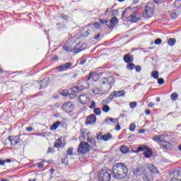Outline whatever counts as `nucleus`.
I'll return each mask as SVG.
<instances>
[{"label":"nucleus","instance_id":"obj_1","mask_svg":"<svg viewBox=\"0 0 181 181\" xmlns=\"http://www.w3.org/2000/svg\"><path fill=\"white\" fill-rule=\"evenodd\" d=\"M112 173L114 179L122 180L128 175V167L124 163H117L112 167Z\"/></svg>","mask_w":181,"mask_h":181},{"label":"nucleus","instance_id":"obj_2","mask_svg":"<svg viewBox=\"0 0 181 181\" xmlns=\"http://www.w3.org/2000/svg\"><path fill=\"white\" fill-rule=\"evenodd\" d=\"M86 47L87 44H81V42L78 43L73 49L69 47L68 45H64L63 46V49L65 50V52H73V53H75L76 54H77V53H80V52H83V50H84Z\"/></svg>","mask_w":181,"mask_h":181},{"label":"nucleus","instance_id":"obj_3","mask_svg":"<svg viewBox=\"0 0 181 181\" xmlns=\"http://www.w3.org/2000/svg\"><path fill=\"white\" fill-rule=\"evenodd\" d=\"M100 83L105 89L106 91H111V88H112V86L115 83V79L112 76H107L106 78H102L100 80Z\"/></svg>","mask_w":181,"mask_h":181},{"label":"nucleus","instance_id":"obj_4","mask_svg":"<svg viewBox=\"0 0 181 181\" xmlns=\"http://www.w3.org/2000/svg\"><path fill=\"white\" fill-rule=\"evenodd\" d=\"M111 173L109 169H103L98 173V181H111Z\"/></svg>","mask_w":181,"mask_h":181},{"label":"nucleus","instance_id":"obj_5","mask_svg":"<svg viewBox=\"0 0 181 181\" xmlns=\"http://www.w3.org/2000/svg\"><path fill=\"white\" fill-rule=\"evenodd\" d=\"M127 18L132 23H136L138 21L141 20V13L138 12V6L131 8V15Z\"/></svg>","mask_w":181,"mask_h":181},{"label":"nucleus","instance_id":"obj_6","mask_svg":"<svg viewBox=\"0 0 181 181\" xmlns=\"http://www.w3.org/2000/svg\"><path fill=\"white\" fill-rule=\"evenodd\" d=\"M139 152H144V156L145 158H152L153 153L152 152V148L148 147L147 146H139L136 151H135L136 153H138Z\"/></svg>","mask_w":181,"mask_h":181},{"label":"nucleus","instance_id":"obj_7","mask_svg":"<svg viewBox=\"0 0 181 181\" xmlns=\"http://www.w3.org/2000/svg\"><path fill=\"white\" fill-rule=\"evenodd\" d=\"M124 95H125V90H124L114 91L111 95H109V97L105 98L106 103L108 104V103H111L114 98L124 97Z\"/></svg>","mask_w":181,"mask_h":181},{"label":"nucleus","instance_id":"obj_8","mask_svg":"<svg viewBox=\"0 0 181 181\" xmlns=\"http://www.w3.org/2000/svg\"><path fill=\"white\" fill-rule=\"evenodd\" d=\"M78 153H82V155H86L88 152H90V146L88 143L81 141L78 147Z\"/></svg>","mask_w":181,"mask_h":181},{"label":"nucleus","instance_id":"obj_9","mask_svg":"<svg viewBox=\"0 0 181 181\" xmlns=\"http://www.w3.org/2000/svg\"><path fill=\"white\" fill-rule=\"evenodd\" d=\"M148 4L146 6L144 11L143 12V18L144 19H148V18H152L153 16V6Z\"/></svg>","mask_w":181,"mask_h":181},{"label":"nucleus","instance_id":"obj_10","mask_svg":"<svg viewBox=\"0 0 181 181\" xmlns=\"http://www.w3.org/2000/svg\"><path fill=\"white\" fill-rule=\"evenodd\" d=\"M90 87L88 82H83L82 84L78 86H74L71 88L73 93H81L84 90H87Z\"/></svg>","mask_w":181,"mask_h":181},{"label":"nucleus","instance_id":"obj_11","mask_svg":"<svg viewBox=\"0 0 181 181\" xmlns=\"http://www.w3.org/2000/svg\"><path fill=\"white\" fill-rule=\"evenodd\" d=\"M73 66V63L71 62H66L62 65H59L55 68L56 70L58 71H66V70H69Z\"/></svg>","mask_w":181,"mask_h":181},{"label":"nucleus","instance_id":"obj_12","mask_svg":"<svg viewBox=\"0 0 181 181\" xmlns=\"http://www.w3.org/2000/svg\"><path fill=\"white\" fill-rule=\"evenodd\" d=\"M7 140L10 142L11 146H16L18 144H19L21 141V138L19 136H10L7 138Z\"/></svg>","mask_w":181,"mask_h":181},{"label":"nucleus","instance_id":"obj_13","mask_svg":"<svg viewBox=\"0 0 181 181\" xmlns=\"http://www.w3.org/2000/svg\"><path fill=\"white\" fill-rule=\"evenodd\" d=\"M63 108L65 112L70 114L71 112H73V110H74V105H73L71 102H68L63 105Z\"/></svg>","mask_w":181,"mask_h":181},{"label":"nucleus","instance_id":"obj_14","mask_svg":"<svg viewBox=\"0 0 181 181\" xmlns=\"http://www.w3.org/2000/svg\"><path fill=\"white\" fill-rule=\"evenodd\" d=\"M165 138H169V134L155 135L152 139L154 142H160L162 144L165 141Z\"/></svg>","mask_w":181,"mask_h":181},{"label":"nucleus","instance_id":"obj_15","mask_svg":"<svg viewBox=\"0 0 181 181\" xmlns=\"http://www.w3.org/2000/svg\"><path fill=\"white\" fill-rule=\"evenodd\" d=\"M79 103L82 104V105H86L87 103H90V97L86 94H83L79 95L78 97Z\"/></svg>","mask_w":181,"mask_h":181},{"label":"nucleus","instance_id":"obj_16","mask_svg":"<svg viewBox=\"0 0 181 181\" xmlns=\"http://www.w3.org/2000/svg\"><path fill=\"white\" fill-rule=\"evenodd\" d=\"M143 181H153V175L145 171L142 175Z\"/></svg>","mask_w":181,"mask_h":181},{"label":"nucleus","instance_id":"obj_17","mask_svg":"<svg viewBox=\"0 0 181 181\" xmlns=\"http://www.w3.org/2000/svg\"><path fill=\"white\" fill-rule=\"evenodd\" d=\"M96 121L97 117L94 115H90L88 117L86 124V125H93V124H95Z\"/></svg>","mask_w":181,"mask_h":181},{"label":"nucleus","instance_id":"obj_18","mask_svg":"<svg viewBox=\"0 0 181 181\" xmlns=\"http://www.w3.org/2000/svg\"><path fill=\"white\" fill-rule=\"evenodd\" d=\"M144 173H145V169L142 167L133 169L134 176H141V175H144Z\"/></svg>","mask_w":181,"mask_h":181},{"label":"nucleus","instance_id":"obj_19","mask_svg":"<svg viewBox=\"0 0 181 181\" xmlns=\"http://www.w3.org/2000/svg\"><path fill=\"white\" fill-rule=\"evenodd\" d=\"M147 168L150 171L149 173H151V175L159 173L156 167H155V165L152 163L148 164Z\"/></svg>","mask_w":181,"mask_h":181},{"label":"nucleus","instance_id":"obj_20","mask_svg":"<svg viewBox=\"0 0 181 181\" xmlns=\"http://www.w3.org/2000/svg\"><path fill=\"white\" fill-rule=\"evenodd\" d=\"M115 23H118V19L117 18V17H112L110 19V21H109V29L110 30H112V29L115 28Z\"/></svg>","mask_w":181,"mask_h":181},{"label":"nucleus","instance_id":"obj_21","mask_svg":"<svg viewBox=\"0 0 181 181\" xmlns=\"http://www.w3.org/2000/svg\"><path fill=\"white\" fill-rule=\"evenodd\" d=\"M105 122L110 125V124H112V125H115V124H118V119L107 117L105 119Z\"/></svg>","mask_w":181,"mask_h":181},{"label":"nucleus","instance_id":"obj_22","mask_svg":"<svg viewBox=\"0 0 181 181\" xmlns=\"http://www.w3.org/2000/svg\"><path fill=\"white\" fill-rule=\"evenodd\" d=\"M87 141L89 144V148H97V143L95 142V139L94 138L88 137Z\"/></svg>","mask_w":181,"mask_h":181},{"label":"nucleus","instance_id":"obj_23","mask_svg":"<svg viewBox=\"0 0 181 181\" xmlns=\"http://www.w3.org/2000/svg\"><path fill=\"white\" fill-rule=\"evenodd\" d=\"M124 62H125V63H132V62H134V56H132V54H127L124 56Z\"/></svg>","mask_w":181,"mask_h":181},{"label":"nucleus","instance_id":"obj_24","mask_svg":"<svg viewBox=\"0 0 181 181\" xmlns=\"http://www.w3.org/2000/svg\"><path fill=\"white\" fill-rule=\"evenodd\" d=\"M161 146V149H170V147L172 146V144L169 143V141H166L165 140H163V141H162V143L160 144Z\"/></svg>","mask_w":181,"mask_h":181},{"label":"nucleus","instance_id":"obj_25","mask_svg":"<svg viewBox=\"0 0 181 181\" xmlns=\"http://www.w3.org/2000/svg\"><path fill=\"white\" fill-rule=\"evenodd\" d=\"M131 9H132V6H128L127 8H126L122 13V18H127L129 13H131Z\"/></svg>","mask_w":181,"mask_h":181},{"label":"nucleus","instance_id":"obj_26","mask_svg":"<svg viewBox=\"0 0 181 181\" xmlns=\"http://www.w3.org/2000/svg\"><path fill=\"white\" fill-rule=\"evenodd\" d=\"M61 124H62V122H60V121L56 122L55 123L53 124V125H52V126L50 127V130H51V131H56V129H57V128H59V126Z\"/></svg>","mask_w":181,"mask_h":181},{"label":"nucleus","instance_id":"obj_27","mask_svg":"<svg viewBox=\"0 0 181 181\" xmlns=\"http://www.w3.org/2000/svg\"><path fill=\"white\" fill-rule=\"evenodd\" d=\"M102 138H103V141H110V139L112 138V134H111L110 133H108L103 135Z\"/></svg>","mask_w":181,"mask_h":181},{"label":"nucleus","instance_id":"obj_28","mask_svg":"<svg viewBox=\"0 0 181 181\" xmlns=\"http://www.w3.org/2000/svg\"><path fill=\"white\" fill-rule=\"evenodd\" d=\"M151 77L153 78H155L156 80H158L159 78V71L154 70L151 72Z\"/></svg>","mask_w":181,"mask_h":181},{"label":"nucleus","instance_id":"obj_29","mask_svg":"<svg viewBox=\"0 0 181 181\" xmlns=\"http://www.w3.org/2000/svg\"><path fill=\"white\" fill-rule=\"evenodd\" d=\"M120 152L122 153H128L129 152V148L127 146H122L120 147Z\"/></svg>","mask_w":181,"mask_h":181},{"label":"nucleus","instance_id":"obj_30","mask_svg":"<svg viewBox=\"0 0 181 181\" xmlns=\"http://www.w3.org/2000/svg\"><path fill=\"white\" fill-rule=\"evenodd\" d=\"M57 29L59 31L64 30V29H66V25L63 23H57Z\"/></svg>","mask_w":181,"mask_h":181},{"label":"nucleus","instance_id":"obj_31","mask_svg":"<svg viewBox=\"0 0 181 181\" xmlns=\"http://www.w3.org/2000/svg\"><path fill=\"white\" fill-rule=\"evenodd\" d=\"M90 78H92L93 81H98V76H95L93 73H90L89 74V77L88 78V80H90Z\"/></svg>","mask_w":181,"mask_h":181},{"label":"nucleus","instance_id":"obj_32","mask_svg":"<svg viewBox=\"0 0 181 181\" xmlns=\"http://www.w3.org/2000/svg\"><path fill=\"white\" fill-rule=\"evenodd\" d=\"M176 43V40L173 38H170L168 40V46H175V44Z\"/></svg>","mask_w":181,"mask_h":181},{"label":"nucleus","instance_id":"obj_33","mask_svg":"<svg viewBox=\"0 0 181 181\" xmlns=\"http://www.w3.org/2000/svg\"><path fill=\"white\" fill-rule=\"evenodd\" d=\"M127 70H129L130 71H132L135 69V64L132 62L129 63L127 66Z\"/></svg>","mask_w":181,"mask_h":181},{"label":"nucleus","instance_id":"obj_34","mask_svg":"<svg viewBox=\"0 0 181 181\" xmlns=\"http://www.w3.org/2000/svg\"><path fill=\"white\" fill-rule=\"evenodd\" d=\"M99 22L102 25H107V28H110L109 21L107 19H105V20L104 19H99Z\"/></svg>","mask_w":181,"mask_h":181},{"label":"nucleus","instance_id":"obj_35","mask_svg":"<svg viewBox=\"0 0 181 181\" xmlns=\"http://www.w3.org/2000/svg\"><path fill=\"white\" fill-rule=\"evenodd\" d=\"M39 84L40 86V88H45L47 87V82H46L45 80L39 81Z\"/></svg>","mask_w":181,"mask_h":181},{"label":"nucleus","instance_id":"obj_36","mask_svg":"<svg viewBox=\"0 0 181 181\" xmlns=\"http://www.w3.org/2000/svg\"><path fill=\"white\" fill-rule=\"evenodd\" d=\"M54 146L55 148H60L62 146V139H58L55 142Z\"/></svg>","mask_w":181,"mask_h":181},{"label":"nucleus","instance_id":"obj_37","mask_svg":"<svg viewBox=\"0 0 181 181\" xmlns=\"http://www.w3.org/2000/svg\"><path fill=\"white\" fill-rule=\"evenodd\" d=\"M62 163L67 166L69 165V156H66L64 158H62Z\"/></svg>","mask_w":181,"mask_h":181},{"label":"nucleus","instance_id":"obj_38","mask_svg":"<svg viewBox=\"0 0 181 181\" xmlns=\"http://www.w3.org/2000/svg\"><path fill=\"white\" fill-rule=\"evenodd\" d=\"M93 94H95L96 95L100 94V93L101 92V90H100L99 88L97 87H94L92 90Z\"/></svg>","mask_w":181,"mask_h":181},{"label":"nucleus","instance_id":"obj_39","mask_svg":"<svg viewBox=\"0 0 181 181\" xmlns=\"http://www.w3.org/2000/svg\"><path fill=\"white\" fill-rule=\"evenodd\" d=\"M59 93L61 95H63L64 97H67V95H69V90H62Z\"/></svg>","mask_w":181,"mask_h":181},{"label":"nucleus","instance_id":"obj_40","mask_svg":"<svg viewBox=\"0 0 181 181\" xmlns=\"http://www.w3.org/2000/svg\"><path fill=\"white\" fill-rule=\"evenodd\" d=\"M102 110L103 111V112H108L110 111V106L104 105L102 108Z\"/></svg>","mask_w":181,"mask_h":181},{"label":"nucleus","instance_id":"obj_41","mask_svg":"<svg viewBox=\"0 0 181 181\" xmlns=\"http://www.w3.org/2000/svg\"><path fill=\"white\" fill-rule=\"evenodd\" d=\"M177 97H179V95H177V93H173L171 94V100H173V101H176Z\"/></svg>","mask_w":181,"mask_h":181},{"label":"nucleus","instance_id":"obj_42","mask_svg":"<svg viewBox=\"0 0 181 181\" xmlns=\"http://www.w3.org/2000/svg\"><path fill=\"white\" fill-rule=\"evenodd\" d=\"M94 113L95 115H101V109L100 107L94 109Z\"/></svg>","mask_w":181,"mask_h":181},{"label":"nucleus","instance_id":"obj_43","mask_svg":"<svg viewBox=\"0 0 181 181\" xmlns=\"http://www.w3.org/2000/svg\"><path fill=\"white\" fill-rule=\"evenodd\" d=\"M66 152V156H71V155H73V147H69Z\"/></svg>","mask_w":181,"mask_h":181},{"label":"nucleus","instance_id":"obj_44","mask_svg":"<svg viewBox=\"0 0 181 181\" xmlns=\"http://www.w3.org/2000/svg\"><path fill=\"white\" fill-rule=\"evenodd\" d=\"M86 62H87V59L81 58L79 59V65L80 66H83V64H86Z\"/></svg>","mask_w":181,"mask_h":181},{"label":"nucleus","instance_id":"obj_45","mask_svg":"<svg viewBox=\"0 0 181 181\" xmlns=\"http://www.w3.org/2000/svg\"><path fill=\"white\" fill-rule=\"evenodd\" d=\"M175 8H180V6H181V0H175Z\"/></svg>","mask_w":181,"mask_h":181},{"label":"nucleus","instance_id":"obj_46","mask_svg":"<svg viewBox=\"0 0 181 181\" xmlns=\"http://www.w3.org/2000/svg\"><path fill=\"white\" fill-rule=\"evenodd\" d=\"M135 128H136V126L135 125V124L132 123L129 126V131H131L132 132H134V131H135Z\"/></svg>","mask_w":181,"mask_h":181},{"label":"nucleus","instance_id":"obj_47","mask_svg":"<svg viewBox=\"0 0 181 181\" xmlns=\"http://www.w3.org/2000/svg\"><path fill=\"white\" fill-rule=\"evenodd\" d=\"M103 132H100L99 134H97L96 135V139H98V141H101L103 140Z\"/></svg>","mask_w":181,"mask_h":181},{"label":"nucleus","instance_id":"obj_48","mask_svg":"<svg viewBox=\"0 0 181 181\" xmlns=\"http://www.w3.org/2000/svg\"><path fill=\"white\" fill-rule=\"evenodd\" d=\"M174 173H175V176L180 177L181 176L180 168H178L177 170H175Z\"/></svg>","mask_w":181,"mask_h":181},{"label":"nucleus","instance_id":"obj_49","mask_svg":"<svg viewBox=\"0 0 181 181\" xmlns=\"http://www.w3.org/2000/svg\"><path fill=\"white\" fill-rule=\"evenodd\" d=\"M136 105H138L136 102H132L129 103L130 108H135V107H136Z\"/></svg>","mask_w":181,"mask_h":181},{"label":"nucleus","instance_id":"obj_50","mask_svg":"<svg viewBox=\"0 0 181 181\" xmlns=\"http://www.w3.org/2000/svg\"><path fill=\"white\" fill-rule=\"evenodd\" d=\"M60 18L64 21H67L69 19V16L62 13Z\"/></svg>","mask_w":181,"mask_h":181},{"label":"nucleus","instance_id":"obj_51","mask_svg":"<svg viewBox=\"0 0 181 181\" xmlns=\"http://www.w3.org/2000/svg\"><path fill=\"white\" fill-rule=\"evenodd\" d=\"M158 83L160 84V86H162V84L165 83V80H163V78H158Z\"/></svg>","mask_w":181,"mask_h":181},{"label":"nucleus","instance_id":"obj_52","mask_svg":"<svg viewBox=\"0 0 181 181\" xmlns=\"http://www.w3.org/2000/svg\"><path fill=\"white\" fill-rule=\"evenodd\" d=\"M116 127L115 128V129L116 131H120L121 130V126L119 125V122L118 121V123L115 124Z\"/></svg>","mask_w":181,"mask_h":181},{"label":"nucleus","instance_id":"obj_53","mask_svg":"<svg viewBox=\"0 0 181 181\" xmlns=\"http://www.w3.org/2000/svg\"><path fill=\"white\" fill-rule=\"evenodd\" d=\"M155 45H160L162 43V39L160 38H157L155 42Z\"/></svg>","mask_w":181,"mask_h":181},{"label":"nucleus","instance_id":"obj_54","mask_svg":"<svg viewBox=\"0 0 181 181\" xmlns=\"http://www.w3.org/2000/svg\"><path fill=\"white\" fill-rule=\"evenodd\" d=\"M135 70L137 73H141L142 68L141 67V66H135Z\"/></svg>","mask_w":181,"mask_h":181},{"label":"nucleus","instance_id":"obj_55","mask_svg":"<svg viewBox=\"0 0 181 181\" xmlns=\"http://www.w3.org/2000/svg\"><path fill=\"white\" fill-rule=\"evenodd\" d=\"M89 108H90V110H94V108H95V101L91 102V105L89 106Z\"/></svg>","mask_w":181,"mask_h":181},{"label":"nucleus","instance_id":"obj_56","mask_svg":"<svg viewBox=\"0 0 181 181\" xmlns=\"http://www.w3.org/2000/svg\"><path fill=\"white\" fill-rule=\"evenodd\" d=\"M170 16L172 19H176L177 18V14L176 13H173Z\"/></svg>","mask_w":181,"mask_h":181},{"label":"nucleus","instance_id":"obj_57","mask_svg":"<svg viewBox=\"0 0 181 181\" xmlns=\"http://www.w3.org/2000/svg\"><path fill=\"white\" fill-rule=\"evenodd\" d=\"M48 153H53L54 152V148L49 147L47 151Z\"/></svg>","mask_w":181,"mask_h":181},{"label":"nucleus","instance_id":"obj_58","mask_svg":"<svg viewBox=\"0 0 181 181\" xmlns=\"http://www.w3.org/2000/svg\"><path fill=\"white\" fill-rule=\"evenodd\" d=\"M25 131H28V132H32V131H33V127H28L25 129Z\"/></svg>","mask_w":181,"mask_h":181},{"label":"nucleus","instance_id":"obj_59","mask_svg":"<svg viewBox=\"0 0 181 181\" xmlns=\"http://www.w3.org/2000/svg\"><path fill=\"white\" fill-rule=\"evenodd\" d=\"M90 35V33L88 32V30H86L83 33V35L85 37H87V36H88Z\"/></svg>","mask_w":181,"mask_h":181},{"label":"nucleus","instance_id":"obj_60","mask_svg":"<svg viewBox=\"0 0 181 181\" xmlns=\"http://www.w3.org/2000/svg\"><path fill=\"white\" fill-rule=\"evenodd\" d=\"M148 107H149L150 108H152L153 107H155V103H152V102H150V103H148Z\"/></svg>","mask_w":181,"mask_h":181},{"label":"nucleus","instance_id":"obj_61","mask_svg":"<svg viewBox=\"0 0 181 181\" xmlns=\"http://www.w3.org/2000/svg\"><path fill=\"white\" fill-rule=\"evenodd\" d=\"M146 115H151V110L147 109L145 110Z\"/></svg>","mask_w":181,"mask_h":181},{"label":"nucleus","instance_id":"obj_62","mask_svg":"<svg viewBox=\"0 0 181 181\" xmlns=\"http://www.w3.org/2000/svg\"><path fill=\"white\" fill-rule=\"evenodd\" d=\"M70 98H76V94L75 93H71L69 94Z\"/></svg>","mask_w":181,"mask_h":181},{"label":"nucleus","instance_id":"obj_63","mask_svg":"<svg viewBox=\"0 0 181 181\" xmlns=\"http://www.w3.org/2000/svg\"><path fill=\"white\" fill-rule=\"evenodd\" d=\"M93 39H95V40H98V39H100V33L95 35Z\"/></svg>","mask_w":181,"mask_h":181},{"label":"nucleus","instance_id":"obj_64","mask_svg":"<svg viewBox=\"0 0 181 181\" xmlns=\"http://www.w3.org/2000/svg\"><path fill=\"white\" fill-rule=\"evenodd\" d=\"M38 168H43L44 165L43 163H38L37 164Z\"/></svg>","mask_w":181,"mask_h":181}]
</instances>
